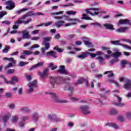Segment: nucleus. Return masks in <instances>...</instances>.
Wrapping results in <instances>:
<instances>
[{
	"instance_id": "14",
	"label": "nucleus",
	"mask_w": 131,
	"mask_h": 131,
	"mask_svg": "<svg viewBox=\"0 0 131 131\" xmlns=\"http://www.w3.org/2000/svg\"><path fill=\"white\" fill-rule=\"evenodd\" d=\"M20 33L23 34V38L25 39H29L30 38V35L29 34V32L27 30H24L20 32Z\"/></svg>"
},
{
	"instance_id": "31",
	"label": "nucleus",
	"mask_w": 131,
	"mask_h": 131,
	"mask_svg": "<svg viewBox=\"0 0 131 131\" xmlns=\"http://www.w3.org/2000/svg\"><path fill=\"white\" fill-rule=\"evenodd\" d=\"M51 24H53V21H49L47 23H43V24H40V25H37V27H39L40 26H45L46 27L48 26H50Z\"/></svg>"
},
{
	"instance_id": "37",
	"label": "nucleus",
	"mask_w": 131,
	"mask_h": 131,
	"mask_svg": "<svg viewBox=\"0 0 131 131\" xmlns=\"http://www.w3.org/2000/svg\"><path fill=\"white\" fill-rule=\"evenodd\" d=\"M82 19H84V20H93V19L89 17L88 15L86 14H82Z\"/></svg>"
},
{
	"instance_id": "9",
	"label": "nucleus",
	"mask_w": 131,
	"mask_h": 131,
	"mask_svg": "<svg viewBox=\"0 0 131 131\" xmlns=\"http://www.w3.org/2000/svg\"><path fill=\"white\" fill-rule=\"evenodd\" d=\"M111 43H112V45H114L115 46H121L124 49H127L129 51L131 50V47L126 45H120V40L111 41Z\"/></svg>"
},
{
	"instance_id": "57",
	"label": "nucleus",
	"mask_w": 131,
	"mask_h": 131,
	"mask_svg": "<svg viewBox=\"0 0 131 131\" xmlns=\"http://www.w3.org/2000/svg\"><path fill=\"white\" fill-rule=\"evenodd\" d=\"M113 83L115 84L116 88H120V84H119L117 81L115 80Z\"/></svg>"
},
{
	"instance_id": "7",
	"label": "nucleus",
	"mask_w": 131,
	"mask_h": 131,
	"mask_svg": "<svg viewBox=\"0 0 131 131\" xmlns=\"http://www.w3.org/2000/svg\"><path fill=\"white\" fill-rule=\"evenodd\" d=\"M0 77H2L4 80V82L5 83H11L12 84H15L16 82H18V78L17 77H13L11 80V81H9L7 80V79L5 77L4 75H1Z\"/></svg>"
},
{
	"instance_id": "63",
	"label": "nucleus",
	"mask_w": 131,
	"mask_h": 131,
	"mask_svg": "<svg viewBox=\"0 0 131 131\" xmlns=\"http://www.w3.org/2000/svg\"><path fill=\"white\" fill-rule=\"evenodd\" d=\"M71 100L74 102H77V101H78V98L74 97H71Z\"/></svg>"
},
{
	"instance_id": "35",
	"label": "nucleus",
	"mask_w": 131,
	"mask_h": 131,
	"mask_svg": "<svg viewBox=\"0 0 131 131\" xmlns=\"http://www.w3.org/2000/svg\"><path fill=\"white\" fill-rule=\"evenodd\" d=\"M104 74H108V77H112L114 75V74H113V72H112V71H106L104 73Z\"/></svg>"
},
{
	"instance_id": "3",
	"label": "nucleus",
	"mask_w": 131,
	"mask_h": 131,
	"mask_svg": "<svg viewBox=\"0 0 131 131\" xmlns=\"http://www.w3.org/2000/svg\"><path fill=\"white\" fill-rule=\"evenodd\" d=\"M50 82L51 85L54 86L56 84H61V82H67L70 80V78L64 79L63 77H58L57 78H55L54 77H50Z\"/></svg>"
},
{
	"instance_id": "43",
	"label": "nucleus",
	"mask_w": 131,
	"mask_h": 131,
	"mask_svg": "<svg viewBox=\"0 0 131 131\" xmlns=\"http://www.w3.org/2000/svg\"><path fill=\"white\" fill-rule=\"evenodd\" d=\"M126 64H127V61L125 60H122L121 61V68H123V67H124V66H125V65H126Z\"/></svg>"
},
{
	"instance_id": "12",
	"label": "nucleus",
	"mask_w": 131,
	"mask_h": 131,
	"mask_svg": "<svg viewBox=\"0 0 131 131\" xmlns=\"http://www.w3.org/2000/svg\"><path fill=\"white\" fill-rule=\"evenodd\" d=\"M117 25H130V20L128 19H121L117 23Z\"/></svg>"
},
{
	"instance_id": "60",
	"label": "nucleus",
	"mask_w": 131,
	"mask_h": 131,
	"mask_svg": "<svg viewBox=\"0 0 131 131\" xmlns=\"http://www.w3.org/2000/svg\"><path fill=\"white\" fill-rule=\"evenodd\" d=\"M2 24H6V25H10L11 24V22L9 20H4L2 21Z\"/></svg>"
},
{
	"instance_id": "51",
	"label": "nucleus",
	"mask_w": 131,
	"mask_h": 131,
	"mask_svg": "<svg viewBox=\"0 0 131 131\" xmlns=\"http://www.w3.org/2000/svg\"><path fill=\"white\" fill-rule=\"evenodd\" d=\"M24 55H26L27 56H28V55L32 54V52H31L30 51L25 50L24 51Z\"/></svg>"
},
{
	"instance_id": "48",
	"label": "nucleus",
	"mask_w": 131,
	"mask_h": 131,
	"mask_svg": "<svg viewBox=\"0 0 131 131\" xmlns=\"http://www.w3.org/2000/svg\"><path fill=\"white\" fill-rule=\"evenodd\" d=\"M120 41H125L126 42H128V43H130V45H131V40L129 39H121Z\"/></svg>"
},
{
	"instance_id": "52",
	"label": "nucleus",
	"mask_w": 131,
	"mask_h": 131,
	"mask_svg": "<svg viewBox=\"0 0 131 131\" xmlns=\"http://www.w3.org/2000/svg\"><path fill=\"white\" fill-rule=\"evenodd\" d=\"M63 14H64V11H61L53 13H52V15H63Z\"/></svg>"
},
{
	"instance_id": "30",
	"label": "nucleus",
	"mask_w": 131,
	"mask_h": 131,
	"mask_svg": "<svg viewBox=\"0 0 131 131\" xmlns=\"http://www.w3.org/2000/svg\"><path fill=\"white\" fill-rule=\"evenodd\" d=\"M128 28L127 27H121L116 30V32H125L127 30Z\"/></svg>"
},
{
	"instance_id": "19",
	"label": "nucleus",
	"mask_w": 131,
	"mask_h": 131,
	"mask_svg": "<svg viewBox=\"0 0 131 131\" xmlns=\"http://www.w3.org/2000/svg\"><path fill=\"white\" fill-rule=\"evenodd\" d=\"M49 72V69H46L44 70L43 73L39 72L38 73V75L40 76L41 78H45L48 75V73Z\"/></svg>"
},
{
	"instance_id": "33",
	"label": "nucleus",
	"mask_w": 131,
	"mask_h": 131,
	"mask_svg": "<svg viewBox=\"0 0 131 131\" xmlns=\"http://www.w3.org/2000/svg\"><path fill=\"white\" fill-rule=\"evenodd\" d=\"M28 10H29V9L28 8H23L22 9H20L19 10H17L16 11H15V13L18 14H21L22 12H26V11H28Z\"/></svg>"
},
{
	"instance_id": "34",
	"label": "nucleus",
	"mask_w": 131,
	"mask_h": 131,
	"mask_svg": "<svg viewBox=\"0 0 131 131\" xmlns=\"http://www.w3.org/2000/svg\"><path fill=\"white\" fill-rule=\"evenodd\" d=\"M65 90H68L70 92H72L74 90L73 87L71 86L69 84H67V86L65 87Z\"/></svg>"
},
{
	"instance_id": "20",
	"label": "nucleus",
	"mask_w": 131,
	"mask_h": 131,
	"mask_svg": "<svg viewBox=\"0 0 131 131\" xmlns=\"http://www.w3.org/2000/svg\"><path fill=\"white\" fill-rule=\"evenodd\" d=\"M89 55H90L91 58H95V57H98L99 56H102L104 55V53L102 52V51H97L96 54H93L92 53H89Z\"/></svg>"
},
{
	"instance_id": "40",
	"label": "nucleus",
	"mask_w": 131,
	"mask_h": 131,
	"mask_svg": "<svg viewBox=\"0 0 131 131\" xmlns=\"http://www.w3.org/2000/svg\"><path fill=\"white\" fill-rule=\"evenodd\" d=\"M20 110L21 112H30V110H29L28 107H21Z\"/></svg>"
},
{
	"instance_id": "5",
	"label": "nucleus",
	"mask_w": 131,
	"mask_h": 131,
	"mask_svg": "<svg viewBox=\"0 0 131 131\" xmlns=\"http://www.w3.org/2000/svg\"><path fill=\"white\" fill-rule=\"evenodd\" d=\"M49 95H50L51 97L52 98L53 100L55 102V103H68V101L62 99L58 98L57 95L54 93H47Z\"/></svg>"
},
{
	"instance_id": "47",
	"label": "nucleus",
	"mask_w": 131,
	"mask_h": 131,
	"mask_svg": "<svg viewBox=\"0 0 131 131\" xmlns=\"http://www.w3.org/2000/svg\"><path fill=\"white\" fill-rule=\"evenodd\" d=\"M49 67L51 68V70H55V69H56L57 67L56 66H54V63H50Z\"/></svg>"
},
{
	"instance_id": "36",
	"label": "nucleus",
	"mask_w": 131,
	"mask_h": 131,
	"mask_svg": "<svg viewBox=\"0 0 131 131\" xmlns=\"http://www.w3.org/2000/svg\"><path fill=\"white\" fill-rule=\"evenodd\" d=\"M18 115H15L12 117L11 121H12V122H13L14 123H16V122L18 121Z\"/></svg>"
},
{
	"instance_id": "8",
	"label": "nucleus",
	"mask_w": 131,
	"mask_h": 131,
	"mask_svg": "<svg viewBox=\"0 0 131 131\" xmlns=\"http://www.w3.org/2000/svg\"><path fill=\"white\" fill-rule=\"evenodd\" d=\"M36 85V80H34L32 82H30L28 84V86L29 88V89L28 90V93L29 94H30L33 92V89H34V87Z\"/></svg>"
},
{
	"instance_id": "13",
	"label": "nucleus",
	"mask_w": 131,
	"mask_h": 131,
	"mask_svg": "<svg viewBox=\"0 0 131 131\" xmlns=\"http://www.w3.org/2000/svg\"><path fill=\"white\" fill-rule=\"evenodd\" d=\"M6 5H7L6 7L7 10H13V9L15 8V4L11 1H9L6 2Z\"/></svg>"
},
{
	"instance_id": "61",
	"label": "nucleus",
	"mask_w": 131,
	"mask_h": 131,
	"mask_svg": "<svg viewBox=\"0 0 131 131\" xmlns=\"http://www.w3.org/2000/svg\"><path fill=\"white\" fill-rule=\"evenodd\" d=\"M25 77L26 78H27V80H31V75L26 74Z\"/></svg>"
},
{
	"instance_id": "29",
	"label": "nucleus",
	"mask_w": 131,
	"mask_h": 131,
	"mask_svg": "<svg viewBox=\"0 0 131 131\" xmlns=\"http://www.w3.org/2000/svg\"><path fill=\"white\" fill-rule=\"evenodd\" d=\"M49 49H50V43H45V48H43L41 49V52L42 53V54H45L46 51H47V50H49Z\"/></svg>"
},
{
	"instance_id": "27",
	"label": "nucleus",
	"mask_w": 131,
	"mask_h": 131,
	"mask_svg": "<svg viewBox=\"0 0 131 131\" xmlns=\"http://www.w3.org/2000/svg\"><path fill=\"white\" fill-rule=\"evenodd\" d=\"M42 65H43V62H39L37 64L33 66L31 68L29 69V70L30 71H31V70H33V69L37 68V67L42 66Z\"/></svg>"
},
{
	"instance_id": "16",
	"label": "nucleus",
	"mask_w": 131,
	"mask_h": 131,
	"mask_svg": "<svg viewBox=\"0 0 131 131\" xmlns=\"http://www.w3.org/2000/svg\"><path fill=\"white\" fill-rule=\"evenodd\" d=\"M65 24V21L64 20H58L54 24V26L57 28H60V27H62V26H64Z\"/></svg>"
},
{
	"instance_id": "6",
	"label": "nucleus",
	"mask_w": 131,
	"mask_h": 131,
	"mask_svg": "<svg viewBox=\"0 0 131 131\" xmlns=\"http://www.w3.org/2000/svg\"><path fill=\"white\" fill-rule=\"evenodd\" d=\"M120 82L125 81L126 83L124 84V89L125 90H129L131 88V81L129 79H126L125 78L121 77L119 79Z\"/></svg>"
},
{
	"instance_id": "21",
	"label": "nucleus",
	"mask_w": 131,
	"mask_h": 131,
	"mask_svg": "<svg viewBox=\"0 0 131 131\" xmlns=\"http://www.w3.org/2000/svg\"><path fill=\"white\" fill-rule=\"evenodd\" d=\"M103 26L106 28V29H108V30H111L113 31L115 30V28H114V26L113 25H111L110 24H104Z\"/></svg>"
},
{
	"instance_id": "42",
	"label": "nucleus",
	"mask_w": 131,
	"mask_h": 131,
	"mask_svg": "<svg viewBox=\"0 0 131 131\" xmlns=\"http://www.w3.org/2000/svg\"><path fill=\"white\" fill-rule=\"evenodd\" d=\"M106 81L109 83H114V82L115 81V80L114 78H107Z\"/></svg>"
},
{
	"instance_id": "4",
	"label": "nucleus",
	"mask_w": 131,
	"mask_h": 131,
	"mask_svg": "<svg viewBox=\"0 0 131 131\" xmlns=\"http://www.w3.org/2000/svg\"><path fill=\"white\" fill-rule=\"evenodd\" d=\"M86 14L88 15H91V16H97V15H99V14H102L103 13V11L100 8H90L85 10Z\"/></svg>"
},
{
	"instance_id": "64",
	"label": "nucleus",
	"mask_w": 131,
	"mask_h": 131,
	"mask_svg": "<svg viewBox=\"0 0 131 131\" xmlns=\"http://www.w3.org/2000/svg\"><path fill=\"white\" fill-rule=\"evenodd\" d=\"M118 61V59H113L110 61V64L112 65L114 63H116Z\"/></svg>"
},
{
	"instance_id": "26",
	"label": "nucleus",
	"mask_w": 131,
	"mask_h": 131,
	"mask_svg": "<svg viewBox=\"0 0 131 131\" xmlns=\"http://www.w3.org/2000/svg\"><path fill=\"white\" fill-rule=\"evenodd\" d=\"M89 55V52H82L81 54L78 55L77 56L78 58H79V59H85V58H86Z\"/></svg>"
},
{
	"instance_id": "44",
	"label": "nucleus",
	"mask_w": 131,
	"mask_h": 131,
	"mask_svg": "<svg viewBox=\"0 0 131 131\" xmlns=\"http://www.w3.org/2000/svg\"><path fill=\"white\" fill-rule=\"evenodd\" d=\"M84 43L85 46H87V47H89V48L93 47V45H92V43L90 42V40H87L85 41Z\"/></svg>"
},
{
	"instance_id": "38",
	"label": "nucleus",
	"mask_w": 131,
	"mask_h": 131,
	"mask_svg": "<svg viewBox=\"0 0 131 131\" xmlns=\"http://www.w3.org/2000/svg\"><path fill=\"white\" fill-rule=\"evenodd\" d=\"M77 13L76 11L72 10L66 11V14H67V15H76Z\"/></svg>"
},
{
	"instance_id": "24",
	"label": "nucleus",
	"mask_w": 131,
	"mask_h": 131,
	"mask_svg": "<svg viewBox=\"0 0 131 131\" xmlns=\"http://www.w3.org/2000/svg\"><path fill=\"white\" fill-rule=\"evenodd\" d=\"M105 126H111V127H113V128H115V129H117L118 128L119 126L116 124V123H111V122H108L105 124Z\"/></svg>"
},
{
	"instance_id": "15",
	"label": "nucleus",
	"mask_w": 131,
	"mask_h": 131,
	"mask_svg": "<svg viewBox=\"0 0 131 131\" xmlns=\"http://www.w3.org/2000/svg\"><path fill=\"white\" fill-rule=\"evenodd\" d=\"M116 97L117 98V99L118 101V103L117 102L115 103V105H116V106H119V107H122L125 105V104L121 102L122 99L120 97H119L118 96H116Z\"/></svg>"
},
{
	"instance_id": "53",
	"label": "nucleus",
	"mask_w": 131,
	"mask_h": 131,
	"mask_svg": "<svg viewBox=\"0 0 131 131\" xmlns=\"http://www.w3.org/2000/svg\"><path fill=\"white\" fill-rule=\"evenodd\" d=\"M117 120H119V121H124V118L122 116H119L117 118Z\"/></svg>"
},
{
	"instance_id": "23",
	"label": "nucleus",
	"mask_w": 131,
	"mask_h": 131,
	"mask_svg": "<svg viewBox=\"0 0 131 131\" xmlns=\"http://www.w3.org/2000/svg\"><path fill=\"white\" fill-rule=\"evenodd\" d=\"M102 55H98V56L97 57L96 59L98 60L99 64L101 65H104L105 64V60H104V58L101 56Z\"/></svg>"
},
{
	"instance_id": "41",
	"label": "nucleus",
	"mask_w": 131,
	"mask_h": 131,
	"mask_svg": "<svg viewBox=\"0 0 131 131\" xmlns=\"http://www.w3.org/2000/svg\"><path fill=\"white\" fill-rule=\"evenodd\" d=\"M55 51H57L58 53H62L64 51L63 49H60L58 46H56L54 48Z\"/></svg>"
},
{
	"instance_id": "45",
	"label": "nucleus",
	"mask_w": 131,
	"mask_h": 131,
	"mask_svg": "<svg viewBox=\"0 0 131 131\" xmlns=\"http://www.w3.org/2000/svg\"><path fill=\"white\" fill-rule=\"evenodd\" d=\"M28 63H29L28 62H25L24 61H20L18 63V65L20 67H23V66H25V65H27V64H28Z\"/></svg>"
},
{
	"instance_id": "10",
	"label": "nucleus",
	"mask_w": 131,
	"mask_h": 131,
	"mask_svg": "<svg viewBox=\"0 0 131 131\" xmlns=\"http://www.w3.org/2000/svg\"><path fill=\"white\" fill-rule=\"evenodd\" d=\"M81 111H82V113L85 115L90 114L91 112L90 111V107L88 106H80Z\"/></svg>"
},
{
	"instance_id": "22",
	"label": "nucleus",
	"mask_w": 131,
	"mask_h": 131,
	"mask_svg": "<svg viewBox=\"0 0 131 131\" xmlns=\"http://www.w3.org/2000/svg\"><path fill=\"white\" fill-rule=\"evenodd\" d=\"M67 21H71V23L72 24V25H75V24H76V23H78V22H79V19L78 18H68V19H67Z\"/></svg>"
},
{
	"instance_id": "2",
	"label": "nucleus",
	"mask_w": 131,
	"mask_h": 131,
	"mask_svg": "<svg viewBox=\"0 0 131 131\" xmlns=\"http://www.w3.org/2000/svg\"><path fill=\"white\" fill-rule=\"evenodd\" d=\"M102 50L106 52L107 54L105 56V58L107 59H109L111 58V57H114L115 59H117V58H119L121 56V52H116L115 53H112V51L110 50V48L107 47H102Z\"/></svg>"
},
{
	"instance_id": "59",
	"label": "nucleus",
	"mask_w": 131,
	"mask_h": 131,
	"mask_svg": "<svg viewBox=\"0 0 131 131\" xmlns=\"http://www.w3.org/2000/svg\"><path fill=\"white\" fill-rule=\"evenodd\" d=\"M9 49H10V47L7 46L3 50V52L4 53H8V52H9Z\"/></svg>"
},
{
	"instance_id": "39",
	"label": "nucleus",
	"mask_w": 131,
	"mask_h": 131,
	"mask_svg": "<svg viewBox=\"0 0 131 131\" xmlns=\"http://www.w3.org/2000/svg\"><path fill=\"white\" fill-rule=\"evenodd\" d=\"M52 38L51 37H45L43 38V41L45 43L48 42V41H50Z\"/></svg>"
},
{
	"instance_id": "32",
	"label": "nucleus",
	"mask_w": 131,
	"mask_h": 131,
	"mask_svg": "<svg viewBox=\"0 0 131 131\" xmlns=\"http://www.w3.org/2000/svg\"><path fill=\"white\" fill-rule=\"evenodd\" d=\"M32 117L34 121H37V120H38V114L37 113H34Z\"/></svg>"
},
{
	"instance_id": "18",
	"label": "nucleus",
	"mask_w": 131,
	"mask_h": 131,
	"mask_svg": "<svg viewBox=\"0 0 131 131\" xmlns=\"http://www.w3.org/2000/svg\"><path fill=\"white\" fill-rule=\"evenodd\" d=\"M59 69L57 71L58 73H60L61 74H67V71L65 70V67L63 66H60L59 67Z\"/></svg>"
},
{
	"instance_id": "17",
	"label": "nucleus",
	"mask_w": 131,
	"mask_h": 131,
	"mask_svg": "<svg viewBox=\"0 0 131 131\" xmlns=\"http://www.w3.org/2000/svg\"><path fill=\"white\" fill-rule=\"evenodd\" d=\"M45 56L47 57H49L51 56V57H53L54 59H56V58L58 57V56L56 54V52L54 51H50L46 53Z\"/></svg>"
},
{
	"instance_id": "28",
	"label": "nucleus",
	"mask_w": 131,
	"mask_h": 131,
	"mask_svg": "<svg viewBox=\"0 0 131 131\" xmlns=\"http://www.w3.org/2000/svg\"><path fill=\"white\" fill-rule=\"evenodd\" d=\"M11 116L10 113H7L5 116L3 117V122H7L9 120V118Z\"/></svg>"
},
{
	"instance_id": "55",
	"label": "nucleus",
	"mask_w": 131,
	"mask_h": 131,
	"mask_svg": "<svg viewBox=\"0 0 131 131\" xmlns=\"http://www.w3.org/2000/svg\"><path fill=\"white\" fill-rule=\"evenodd\" d=\"M37 48H39V45L35 44L30 48V50H32L33 49H37Z\"/></svg>"
},
{
	"instance_id": "49",
	"label": "nucleus",
	"mask_w": 131,
	"mask_h": 131,
	"mask_svg": "<svg viewBox=\"0 0 131 131\" xmlns=\"http://www.w3.org/2000/svg\"><path fill=\"white\" fill-rule=\"evenodd\" d=\"M83 81H84V79H83V78L79 79V80H78L77 81L76 84H80L82 83V82H83Z\"/></svg>"
},
{
	"instance_id": "25",
	"label": "nucleus",
	"mask_w": 131,
	"mask_h": 131,
	"mask_svg": "<svg viewBox=\"0 0 131 131\" xmlns=\"http://www.w3.org/2000/svg\"><path fill=\"white\" fill-rule=\"evenodd\" d=\"M48 118L51 121H57V116L56 115H48Z\"/></svg>"
},
{
	"instance_id": "62",
	"label": "nucleus",
	"mask_w": 131,
	"mask_h": 131,
	"mask_svg": "<svg viewBox=\"0 0 131 131\" xmlns=\"http://www.w3.org/2000/svg\"><path fill=\"white\" fill-rule=\"evenodd\" d=\"M9 107L10 109H14L15 108V104L10 103L9 105Z\"/></svg>"
},
{
	"instance_id": "46",
	"label": "nucleus",
	"mask_w": 131,
	"mask_h": 131,
	"mask_svg": "<svg viewBox=\"0 0 131 131\" xmlns=\"http://www.w3.org/2000/svg\"><path fill=\"white\" fill-rule=\"evenodd\" d=\"M125 117L127 119H131V112H128L125 114Z\"/></svg>"
},
{
	"instance_id": "58",
	"label": "nucleus",
	"mask_w": 131,
	"mask_h": 131,
	"mask_svg": "<svg viewBox=\"0 0 131 131\" xmlns=\"http://www.w3.org/2000/svg\"><path fill=\"white\" fill-rule=\"evenodd\" d=\"M5 15H7V12H4V11H2L0 13V19L1 18H3L5 16Z\"/></svg>"
},
{
	"instance_id": "54",
	"label": "nucleus",
	"mask_w": 131,
	"mask_h": 131,
	"mask_svg": "<svg viewBox=\"0 0 131 131\" xmlns=\"http://www.w3.org/2000/svg\"><path fill=\"white\" fill-rule=\"evenodd\" d=\"M81 39L83 41L84 43H85V41H87L88 40H90V38L86 37H82Z\"/></svg>"
},
{
	"instance_id": "11",
	"label": "nucleus",
	"mask_w": 131,
	"mask_h": 131,
	"mask_svg": "<svg viewBox=\"0 0 131 131\" xmlns=\"http://www.w3.org/2000/svg\"><path fill=\"white\" fill-rule=\"evenodd\" d=\"M3 60H8V61H9V62H12L10 63L6 67H5V69H8V68H10V67H13V65L15 64V60H14V59H13L12 58H9L7 57H4L3 58Z\"/></svg>"
},
{
	"instance_id": "56",
	"label": "nucleus",
	"mask_w": 131,
	"mask_h": 131,
	"mask_svg": "<svg viewBox=\"0 0 131 131\" xmlns=\"http://www.w3.org/2000/svg\"><path fill=\"white\" fill-rule=\"evenodd\" d=\"M15 72V70L10 69L7 71V74H12Z\"/></svg>"
},
{
	"instance_id": "50",
	"label": "nucleus",
	"mask_w": 131,
	"mask_h": 131,
	"mask_svg": "<svg viewBox=\"0 0 131 131\" xmlns=\"http://www.w3.org/2000/svg\"><path fill=\"white\" fill-rule=\"evenodd\" d=\"M110 114H116L117 113V111L114 108H112L110 111Z\"/></svg>"
},
{
	"instance_id": "1",
	"label": "nucleus",
	"mask_w": 131,
	"mask_h": 131,
	"mask_svg": "<svg viewBox=\"0 0 131 131\" xmlns=\"http://www.w3.org/2000/svg\"><path fill=\"white\" fill-rule=\"evenodd\" d=\"M39 15L43 14L39 12L34 13L33 11H30L26 15L23 16L21 18H19L18 21L15 23L14 25L13 26V29H18L19 25L22 24V23H24V24H28L29 22H31V18L27 20V21L24 20H25L28 16H38Z\"/></svg>"
}]
</instances>
